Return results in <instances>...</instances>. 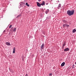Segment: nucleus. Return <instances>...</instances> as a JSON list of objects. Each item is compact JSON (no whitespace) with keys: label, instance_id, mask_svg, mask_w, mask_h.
<instances>
[{"label":"nucleus","instance_id":"nucleus-20","mask_svg":"<svg viewBox=\"0 0 76 76\" xmlns=\"http://www.w3.org/2000/svg\"><path fill=\"white\" fill-rule=\"evenodd\" d=\"M15 50H15V48H13V51H15Z\"/></svg>","mask_w":76,"mask_h":76},{"label":"nucleus","instance_id":"nucleus-30","mask_svg":"<svg viewBox=\"0 0 76 76\" xmlns=\"http://www.w3.org/2000/svg\"><path fill=\"white\" fill-rule=\"evenodd\" d=\"M4 31H5V30L4 31Z\"/></svg>","mask_w":76,"mask_h":76},{"label":"nucleus","instance_id":"nucleus-19","mask_svg":"<svg viewBox=\"0 0 76 76\" xmlns=\"http://www.w3.org/2000/svg\"><path fill=\"white\" fill-rule=\"evenodd\" d=\"M12 25H10L9 26V28H12Z\"/></svg>","mask_w":76,"mask_h":76},{"label":"nucleus","instance_id":"nucleus-27","mask_svg":"<svg viewBox=\"0 0 76 76\" xmlns=\"http://www.w3.org/2000/svg\"><path fill=\"white\" fill-rule=\"evenodd\" d=\"M41 0H38L39 1H41Z\"/></svg>","mask_w":76,"mask_h":76},{"label":"nucleus","instance_id":"nucleus-15","mask_svg":"<svg viewBox=\"0 0 76 76\" xmlns=\"http://www.w3.org/2000/svg\"><path fill=\"white\" fill-rule=\"evenodd\" d=\"M66 45V42H64V44L62 46L64 47Z\"/></svg>","mask_w":76,"mask_h":76},{"label":"nucleus","instance_id":"nucleus-6","mask_svg":"<svg viewBox=\"0 0 76 76\" xmlns=\"http://www.w3.org/2000/svg\"><path fill=\"white\" fill-rule=\"evenodd\" d=\"M41 6H45V1H43L42 2V3L41 4Z\"/></svg>","mask_w":76,"mask_h":76},{"label":"nucleus","instance_id":"nucleus-17","mask_svg":"<svg viewBox=\"0 0 76 76\" xmlns=\"http://www.w3.org/2000/svg\"><path fill=\"white\" fill-rule=\"evenodd\" d=\"M16 28H15L13 30V32H16Z\"/></svg>","mask_w":76,"mask_h":76},{"label":"nucleus","instance_id":"nucleus-23","mask_svg":"<svg viewBox=\"0 0 76 76\" xmlns=\"http://www.w3.org/2000/svg\"><path fill=\"white\" fill-rule=\"evenodd\" d=\"M13 53H15V51H13Z\"/></svg>","mask_w":76,"mask_h":76},{"label":"nucleus","instance_id":"nucleus-25","mask_svg":"<svg viewBox=\"0 0 76 76\" xmlns=\"http://www.w3.org/2000/svg\"><path fill=\"white\" fill-rule=\"evenodd\" d=\"M46 5H48V3H46Z\"/></svg>","mask_w":76,"mask_h":76},{"label":"nucleus","instance_id":"nucleus-13","mask_svg":"<svg viewBox=\"0 0 76 76\" xmlns=\"http://www.w3.org/2000/svg\"><path fill=\"white\" fill-rule=\"evenodd\" d=\"M76 29H74V30H73L72 32L73 33H75V32H76Z\"/></svg>","mask_w":76,"mask_h":76},{"label":"nucleus","instance_id":"nucleus-29","mask_svg":"<svg viewBox=\"0 0 76 76\" xmlns=\"http://www.w3.org/2000/svg\"><path fill=\"white\" fill-rule=\"evenodd\" d=\"M47 18H48V17H47Z\"/></svg>","mask_w":76,"mask_h":76},{"label":"nucleus","instance_id":"nucleus-26","mask_svg":"<svg viewBox=\"0 0 76 76\" xmlns=\"http://www.w3.org/2000/svg\"><path fill=\"white\" fill-rule=\"evenodd\" d=\"M28 74H26L25 76H28Z\"/></svg>","mask_w":76,"mask_h":76},{"label":"nucleus","instance_id":"nucleus-22","mask_svg":"<svg viewBox=\"0 0 76 76\" xmlns=\"http://www.w3.org/2000/svg\"><path fill=\"white\" fill-rule=\"evenodd\" d=\"M52 73H50L49 74V76H52Z\"/></svg>","mask_w":76,"mask_h":76},{"label":"nucleus","instance_id":"nucleus-28","mask_svg":"<svg viewBox=\"0 0 76 76\" xmlns=\"http://www.w3.org/2000/svg\"><path fill=\"white\" fill-rule=\"evenodd\" d=\"M75 64H76V62L75 63Z\"/></svg>","mask_w":76,"mask_h":76},{"label":"nucleus","instance_id":"nucleus-31","mask_svg":"<svg viewBox=\"0 0 76 76\" xmlns=\"http://www.w3.org/2000/svg\"><path fill=\"white\" fill-rule=\"evenodd\" d=\"M58 1V2H59V1Z\"/></svg>","mask_w":76,"mask_h":76},{"label":"nucleus","instance_id":"nucleus-1","mask_svg":"<svg viewBox=\"0 0 76 76\" xmlns=\"http://www.w3.org/2000/svg\"><path fill=\"white\" fill-rule=\"evenodd\" d=\"M75 12V10H69L67 11V14L69 15V16H72L74 14V12Z\"/></svg>","mask_w":76,"mask_h":76},{"label":"nucleus","instance_id":"nucleus-24","mask_svg":"<svg viewBox=\"0 0 76 76\" xmlns=\"http://www.w3.org/2000/svg\"><path fill=\"white\" fill-rule=\"evenodd\" d=\"M62 49H64V46H63L62 47Z\"/></svg>","mask_w":76,"mask_h":76},{"label":"nucleus","instance_id":"nucleus-14","mask_svg":"<svg viewBox=\"0 0 76 76\" xmlns=\"http://www.w3.org/2000/svg\"><path fill=\"white\" fill-rule=\"evenodd\" d=\"M21 16V15L20 14L19 15H18L17 17L16 18H20V17Z\"/></svg>","mask_w":76,"mask_h":76},{"label":"nucleus","instance_id":"nucleus-3","mask_svg":"<svg viewBox=\"0 0 76 76\" xmlns=\"http://www.w3.org/2000/svg\"><path fill=\"white\" fill-rule=\"evenodd\" d=\"M37 5L38 7H41V4H40L39 2H37Z\"/></svg>","mask_w":76,"mask_h":76},{"label":"nucleus","instance_id":"nucleus-21","mask_svg":"<svg viewBox=\"0 0 76 76\" xmlns=\"http://www.w3.org/2000/svg\"><path fill=\"white\" fill-rule=\"evenodd\" d=\"M30 38H33V36H30Z\"/></svg>","mask_w":76,"mask_h":76},{"label":"nucleus","instance_id":"nucleus-2","mask_svg":"<svg viewBox=\"0 0 76 76\" xmlns=\"http://www.w3.org/2000/svg\"><path fill=\"white\" fill-rule=\"evenodd\" d=\"M61 4H59L58 6L57 7V9H60L61 8Z\"/></svg>","mask_w":76,"mask_h":76},{"label":"nucleus","instance_id":"nucleus-8","mask_svg":"<svg viewBox=\"0 0 76 76\" xmlns=\"http://www.w3.org/2000/svg\"><path fill=\"white\" fill-rule=\"evenodd\" d=\"M6 44L7 45L10 46L11 45L10 43H9L8 42H6Z\"/></svg>","mask_w":76,"mask_h":76},{"label":"nucleus","instance_id":"nucleus-16","mask_svg":"<svg viewBox=\"0 0 76 76\" xmlns=\"http://www.w3.org/2000/svg\"><path fill=\"white\" fill-rule=\"evenodd\" d=\"M63 22L64 23H66L67 21H66V20H63Z\"/></svg>","mask_w":76,"mask_h":76},{"label":"nucleus","instance_id":"nucleus-5","mask_svg":"<svg viewBox=\"0 0 76 76\" xmlns=\"http://www.w3.org/2000/svg\"><path fill=\"white\" fill-rule=\"evenodd\" d=\"M65 65V62H63L61 64V67H63V66H64Z\"/></svg>","mask_w":76,"mask_h":76},{"label":"nucleus","instance_id":"nucleus-11","mask_svg":"<svg viewBox=\"0 0 76 76\" xmlns=\"http://www.w3.org/2000/svg\"><path fill=\"white\" fill-rule=\"evenodd\" d=\"M45 13L46 14H47L48 12H49V9H47L45 11Z\"/></svg>","mask_w":76,"mask_h":76},{"label":"nucleus","instance_id":"nucleus-18","mask_svg":"<svg viewBox=\"0 0 76 76\" xmlns=\"http://www.w3.org/2000/svg\"><path fill=\"white\" fill-rule=\"evenodd\" d=\"M26 6H29V4H28V3H26Z\"/></svg>","mask_w":76,"mask_h":76},{"label":"nucleus","instance_id":"nucleus-7","mask_svg":"<svg viewBox=\"0 0 76 76\" xmlns=\"http://www.w3.org/2000/svg\"><path fill=\"white\" fill-rule=\"evenodd\" d=\"M69 49L68 48H67L65 49L64 50V51H65V52L68 51H69Z\"/></svg>","mask_w":76,"mask_h":76},{"label":"nucleus","instance_id":"nucleus-12","mask_svg":"<svg viewBox=\"0 0 76 76\" xmlns=\"http://www.w3.org/2000/svg\"><path fill=\"white\" fill-rule=\"evenodd\" d=\"M9 70H10V72H12V73H13V71L11 69H10V68H9Z\"/></svg>","mask_w":76,"mask_h":76},{"label":"nucleus","instance_id":"nucleus-9","mask_svg":"<svg viewBox=\"0 0 76 76\" xmlns=\"http://www.w3.org/2000/svg\"><path fill=\"white\" fill-rule=\"evenodd\" d=\"M75 67H76V66H75V65L73 64L72 65V69H75Z\"/></svg>","mask_w":76,"mask_h":76},{"label":"nucleus","instance_id":"nucleus-10","mask_svg":"<svg viewBox=\"0 0 76 76\" xmlns=\"http://www.w3.org/2000/svg\"><path fill=\"white\" fill-rule=\"evenodd\" d=\"M44 43H43L42 44L41 46V49H43V47H44Z\"/></svg>","mask_w":76,"mask_h":76},{"label":"nucleus","instance_id":"nucleus-4","mask_svg":"<svg viewBox=\"0 0 76 76\" xmlns=\"http://www.w3.org/2000/svg\"><path fill=\"white\" fill-rule=\"evenodd\" d=\"M63 27H65V26H66V27H69V25H67L66 24H63Z\"/></svg>","mask_w":76,"mask_h":76}]
</instances>
